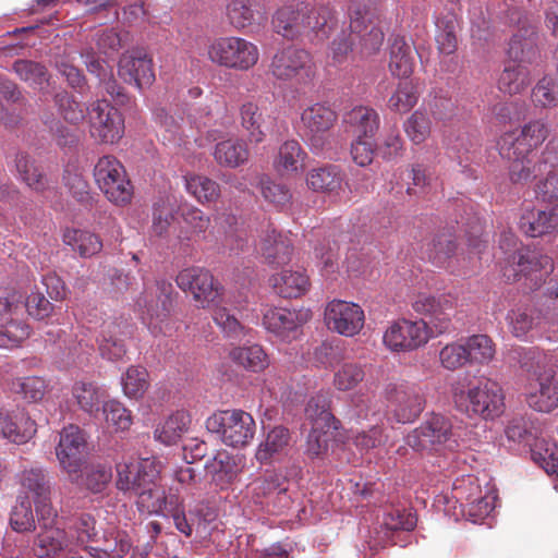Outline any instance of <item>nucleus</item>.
Listing matches in <instances>:
<instances>
[{
	"instance_id": "f257e3e1",
	"label": "nucleus",
	"mask_w": 558,
	"mask_h": 558,
	"mask_svg": "<svg viewBox=\"0 0 558 558\" xmlns=\"http://www.w3.org/2000/svg\"><path fill=\"white\" fill-rule=\"evenodd\" d=\"M206 428L219 435L225 445L241 448L253 439L256 425L250 413L242 410H226L209 416Z\"/></svg>"
},
{
	"instance_id": "f03ea898",
	"label": "nucleus",
	"mask_w": 558,
	"mask_h": 558,
	"mask_svg": "<svg viewBox=\"0 0 558 558\" xmlns=\"http://www.w3.org/2000/svg\"><path fill=\"white\" fill-rule=\"evenodd\" d=\"M456 407L469 416L478 415L493 420L504 412V396L501 388L489 379L482 380L477 386L454 395Z\"/></svg>"
},
{
	"instance_id": "7ed1b4c3",
	"label": "nucleus",
	"mask_w": 558,
	"mask_h": 558,
	"mask_svg": "<svg viewBox=\"0 0 558 558\" xmlns=\"http://www.w3.org/2000/svg\"><path fill=\"white\" fill-rule=\"evenodd\" d=\"M405 441L415 451L428 453L445 449L453 450L457 447L452 425L440 414H433L423 422L407 436Z\"/></svg>"
},
{
	"instance_id": "20e7f679",
	"label": "nucleus",
	"mask_w": 558,
	"mask_h": 558,
	"mask_svg": "<svg viewBox=\"0 0 558 558\" xmlns=\"http://www.w3.org/2000/svg\"><path fill=\"white\" fill-rule=\"evenodd\" d=\"M95 181L107 198L116 205H126L133 196V186L122 163L112 156L99 158L94 168Z\"/></svg>"
},
{
	"instance_id": "39448f33",
	"label": "nucleus",
	"mask_w": 558,
	"mask_h": 558,
	"mask_svg": "<svg viewBox=\"0 0 558 558\" xmlns=\"http://www.w3.org/2000/svg\"><path fill=\"white\" fill-rule=\"evenodd\" d=\"M385 398L398 423L407 424L423 412L426 399L422 389L414 384L390 383L385 388Z\"/></svg>"
},
{
	"instance_id": "423d86ee",
	"label": "nucleus",
	"mask_w": 558,
	"mask_h": 558,
	"mask_svg": "<svg viewBox=\"0 0 558 558\" xmlns=\"http://www.w3.org/2000/svg\"><path fill=\"white\" fill-rule=\"evenodd\" d=\"M209 59L227 68L247 70L258 60V50L252 43L238 37L220 38L208 48Z\"/></svg>"
},
{
	"instance_id": "0eeeda50",
	"label": "nucleus",
	"mask_w": 558,
	"mask_h": 558,
	"mask_svg": "<svg viewBox=\"0 0 558 558\" xmlns=\"http://www.w3.org/2000/svg\"><path fill=\"white\" fill-rule=\"evenodd\" d=\"M56 448L61 468L69 474L72 483H77L82 476V465L85 462L86 440L84 433L74 425L64 427L59 435Z\"/></svg>"
},
{
	"instance_id": "6e6552de",
	"label": "nucleus",
	"mask_w": 558,
	"mask_h": 558,
	"mask_svg": "<svg viewBox=\"0 0 558 558\" xmlns=\"http://www.w3.org/2000/svg\"><path fill=\"white\" fill-rule=\"evenodd\" d=\"M90 134L101 143L113 144L124 131V121L118 109L107 100H96L88 109Z\"/></svg>"
},
{
	"instance_id": "1a4fd4ad",
	"label": "nucleus",
	"mask_w": 558,
	"mask_h": 558,
	"mask_svg": "<svg viewBox=\"0 0 558 558\" xmlns=\"http://www.w3.org/2000/svg\"><path fill=\"white\" fill-rule=\"evenodd\" d=\"M338 116L330 106L326 104H314L306 108L301 120L307 131L308 141L314 151L320 153L328 143V133L335 125Z\"/></svg>"
},
{
	"instance_id": "9d476101",
	"label": "nucleus",
	"mask_w": 558,
	"mask_h": 558,
	"mask_svg": "<svg viewBox=\"0 0 558 558\" xmlns=\"http://www.w3.org/2000/svg\"><path fill=\"white\" fill-rule=\"evenodd\" d=\"M549 134L547 124L542 120L531 121L525 124L520 133H505L498 141V149L501 157L514 156L515 149L532 154L535 148L544 143Z\"/></svg>"
},
{
	"instance_id": "9b49d317",
	"label": "nucleus",
	"mask_w": 558,
	"mask_h": 558,
	"mask_svg": "<svg viewBox=\"0 0 558 558\" xmlns=\"http://www.w3.org/2000/svg\"><path fill=\"white\" fill-rule=\"evenodd\" d=\"M428 338L426 320L401 319L386 330L384 343L392 351H411L425 344Z\"/></svg>"
},
{
	"instance_id": "f8f14e48",
	"label": "nucleus",
	"mask_w": 558,
	"mask_h": 558,
	"mask_svg": "<svg viewBox=\"0 0 558 558\" xmlns=\"http://www.w3.org/2000/svg\"><path fill=\"white\" fill-rule=\"evenodd\" d=\"M325 322L330 330L352 337L364 325V312L354 303L333 300L325 310Z\"/></svg>"
},
{
	"instance_id": "ddd939ff",
	"label": "nucleus",
	"mask_w": 558,
	"mask_h": 558,
	"mask_svg": "<svg viewBox=\"0 0 558 558\" xmlns=\"http://www.w3.org/2000/svg\"><path fill=\"white\" fill-rule=\"evenodd\" d=\"M527 404L538 412L549 413L558 407V369L556 365L546 368L530 380L526 393Z\"/></svg>"
},
{
	"instance_id": "4468645a",
	"label": "nucleus",
	"mask_w": 558,
	"mask_h": 558,
	"mask_svg": "<svg viewBox=\"0 0 558 558\" xmlns=\"http://www.w3.org/2000/svg\"><path fill=\"white\" fill-rule=\"evenodd\" d=\"M413 308L423 315L429 316L427 331L430 335H441L451 330L450 315L452 304L446 296L418 294L413 302Z\"/></svg>"
},
{
	"instance_id": "2eb2a0df",
	"label": "nucleus",
	"mask_w": 558,
	"mask_h": 558,
	"mask_svg": "<svg viewBox=\"0 0 558 558\" xmlns=\"http://www.w3.org/2000/svg\"><path fill=\"white\" fill-rule=\"evenodd\" d=\"M509 161V180L513 184H526L547 170V165L554 158L553 151L546 149L537 160H534L532 154L517 150L514 156L502 157Z\"/></svg>"
},
{
	"instance_id": "dca6fc26",
	"label": "nucleus",
	"mask_w": 558,
	"mask_h": 558,
	"mask_svg": "<svg viewBox=\"0 0 558 558\" xmlns=\"http://www.w3.org/2000/svg\"><path fill=\"white\" fill-rule=\"evenodd\" d=\"M308 12L307 1L291 0L277 9L272 16L276 33L288 39L304 35V14Z\"/></svg>"
},
{
	"instance_id": "f3484780",
	"label": "nucleus",
	"mask_w": 558,
	"mask_h": 558,
	"mask_svg": "<svg viewBox=\"0 0 558 558\" xmlns=\"http://www.w3.org/2000/svg\"><path fill=\"white\" fill-rule=\"evenodd\" d=\"M311 68L310 53L301 48L289 46L278 51L271 61L270 70L279 80H291L301 72L307 74Z\"/></svg>"
},
{
	"instance_id": "a211bd4d",
	"label": "nucleus",
	"mask_w": 558,
	"mask_h": 558,
	"mask_svg": "<svg viewBox=\"0 0 558 558\" xmlns=\"http://www.w3.org/2000/svg\"><path fill=\"white\" fill-rule=\"evenodd\" d=\"M118 73L125 83L138 88L149 86L155 81L153 61L141 51L122 56Z\"/></svg>"
},
{
	"instance_id": "6ab92c4d",
	"label": "nucleus",
	"mask_w": 558,
	"mask_h": 558,
	"mask_svg": "<svg viewBox=\"0 0 558 558\" xmlns=\"http://www.w3.org/2000/svg\"><path fill=\"white\" fill-rule=\"evenodd\" d=\"M36 433V423L24 411L0 408V437L14 444H25Z\"/></svg>"
},
{
	"instance_id": "aec40b11",
	"label": "nucleus",
	"mask_w": 558,
	"mask_h": 558,
	"mask_svg": "<svg viewBox=\"0 0 558 558\" xmlns=\"http://www.w3.org/2000/svg\"><path fill=\"white\" fill-rule=\"evenodd\" d=\"M173 287L170 282L157 281L156 287L145 291L137 300L138 307L143 308L151 319L163 320L173 308Z\"/></svg>"
},
{
	"instance_id": "412c9836",
	"label": "nucleus",
	"mask_w": 558,
	"mask_h": 558,
	"mask_svg": "<svg viewBox=\"0 0 558 558\" xmlns=\"http://www.w3.org/2000/svg\"><path fill=\"white\" fill-rule=\"evenodd\" d=\"M538 35L533 26L519 28L510 38L507 54L515 64L531 65L541 54L537 46Z\"/></svg>"
},
{
	"instance_id": "4be33fe9",
	"label": "nucleus",
	"mask_w": 558,
	"mask_h": 558,
	"mask_svg": "<svg viewBox=\"0 0 558 558\" xmlns=\"http://www.w3.org/2000/svg\"><path fill=\"white\" fill-rule=\"evenodd\" d=\"M142 485L133 495L136 496V504L141 511L147 513H159L166 507V492L157 484L159 470L144 472Z\"/></svg>"
},
{
	"instance_id": "5701e85b",
	"label": "nucleus",
	"mask_w": 558,
	"mask_h": 558,
	"mask_svg": "<svg viewBox=\"0 0 558 558\" xmlns=\"http://www.w3.org/2000/svg\"><path fill=\"white\" fill-rule=\"evenodd\" d=\"M259 250L269 264L278 266L289 263L293 252L291 240L278 233L270 223L260 234Z\"/></svg>"
},
{
	"instance_id": "b1692460",
	"label": "nucleus",
	"mask_w": 558,
	"mask_h": 558,
	"mask_svg": "<svg viewBox=\"0 0 558 558\" xmlns=\"http://www.w3.org/2000/svg\"><path fill=\"white\" fill-rule=\"evenodd\" d=\"M291 444L290 430L282 426L272 427L257 447L255 458L262 464L279 461L288 453Z\"/></svg>"
},
{
	"instance_id": "393cba45",
	"label": "nucleus",
	"mask_w": 558,
	"mask_h": 558,
	"mask_svg": "<svg viewBox=\"0 0 558 558\" xmlns=\"http://www.w3.org/2000/svg\"><path fill=\"white\" fill-rule=\"evenodd\" d=\"M510 363L518 364L525 373L530 380L535 379L542 372L554 366L550 355L541 351L538 348H512L508 352Z\"/></svg>"
},
{
	"instance_id": "a878e982",
	"label": "nucleus",
	"mask_w": 558,
	"mask_h": 558,
	"mask_svg": "<svg viewBox=\"0 0 558 558\" xmlns=\"http://www.w3.org/2000/svg\"><path fill=\"white\" fill-rule=\"evenodd\" d=\"M308 318V313H298L284 307L269 308L264 314L263 324L267 330L281 338H288Z\"/></svg>"
},
{
	"instance_id": "bb28decb",
	"label": "nucleus",
	"mask_w": 558,
	"mask_h": 558,
	"mask_svg": "<svg viewBox=\"0 0 558 558\" xmlns=\"http://www.w3.org/2000/svg\"><path fill=\"white\" fill-rule=\"evenodd\" d=\"M520 229L530 236H541L558 227V207L525 210L519 222Z\"/></svg>"
},
{
	"instance_id": "cd10ccee",
	"label": "nucleus",
	"mask_w": 558,
	"mask_h": 558,
	"mask_svg": "<svg viewBox=\"0 0 558 558\" xmlns=\"http://www.w3.org/2000/svg\"><path fill=\"white\" fill-rule=\"evenodd\" d=\"M205 471L210 482L223 489L236 480L241 470L232 456L227 451H219L205 463Z\"/></svg>"
},
{
	"instance_id": "c85d7f7f",
	"label": "nucleus",
	"mask_w": 558,
	"mask_h": 558,
	"mask_svg": "<svg viewBox=\"0 0 558 558\" xmlns=\"http://www.w3.org/2000/svg\"><path fill=\"white\" fill-rule=\"evenodd\" d=\"M72 396L80 409L99 420L100 410L106 402V390L93 381H76L72 387Z\"/></svg>"
},
{
	"instance_id": "c756f323",
	"label": "nucleus",
	"mask_w": 558,
	"mask_h": 558,
	"mask_svg": "<svg viewBox=\"0 0 558 558\" xmlns=\"http://www.w3.org/2000/svg\"><path fill=\"white\" fill-rule=\"evenodd\" d=\"M120 335V323L116 320H106L102 323L96 340L99 353L104 359L119 361L125 355L126 349Z\"/></svg>"
},
{
	"instance_id": "7c9ffc66",
	"label": "nucleus",
	"mask_w": 558,
	"mask_h": 558,
	"mask_svg": "<svg viewBox=\"0 0 558 558\" xmlns=\"http://www.w3.org/2000/svg\"><path fill=\"white\" fill-rule=\"evenodd\" d=\"M416 51L404 37L396 36L390 46L389 69L398 77L408 78L415 65Z\"/></svg>"
},
{
	"instance_id": "2f4dec72",
	"label": "nucleus",
	"mask_w": 558,
	"mask_h": 558,
	"mask_svg": "<svg viewBox=\"0 0 558 558\" xmlns=\"http://www.w3.org/2000/svg\"><path fill=\"white\" fill-rule=\"evenodd\" d=\"M117 488L124 493L134 494L142 485L144 472L156 470L157 465L154 461L143 460L141 462L118 463L117 466Z\"/></svg>"
},
{
	"instance_id": "473e14b6",
	"label": "nucleus",
	"mask_w": 558,
	"mask_h": 558,
	"mask_svg": "<svg viewBox=\"0 0 558 558\" xmlns=\"http://www.w3.org/2000/svg\"><path fill=\"white\" fill-rule=\"evenodd\" d=\"M11 71L28 87L38 90H43L45 85L49 84L51 77L48 68L44 63L31 59L14 60Z\"/></svg>"
},
{
	"instance_id": "72a5a7b5",
	"label": "nucleus",
	"mask_w": 558,
	"mask_h": 558,
	"mask_svg": "<svg viewBox=\"0 0 558 558\" xmlns=\"http://www.w3.org/2000/svg\"><path fill=\"white\" fill-rule=\"evenodd\" d=\"M274 291L281 298L292 299L303 295L308 286V277L302 271L282 270L270 277Z\"/></svg>"
},
{
	"instance_id": "f704fd0d",
	"label": "nucleus",
	"mask_w": 558,
	"mask_h": 558,
	"mask_svg": "<svg viewBox=\"0 0 558 558\" xmlns=\"http://www.w3.org/2000/svg\"><path fill=\"white\" fill-rule=\"evenodd\" d=\"M343 121L357 137L371 138L379 128V116L369 107L359 106L344 114Z\"/></svg>"
},
{
	"instance_id": "c9c22d12",
	"label": "nucleus",
	"mask_w": 558,
	"mask_h": 558,
	"mask_svg": "<svg viewBox=\"0 0 558 558\" xmlns=\"http://www.w3.org/2000/svg\"><path fill=\"white\" fill-rule=\"evenodd\" d=\"M330 393L318 392L313 396L305 408V416L315 428H337L336 418L330 409Z\"/></svg>"
},
{
	"instance_id": "e433bc0d",
	"label": "nucleus",
	"mask_w": 558,
	"mask_h": 558,
	"mask_svg": "<svg viewBox=\"0 0 558 558\" xmlns=\"http://www.w3.org/2000/svg\"><path fill=\"white\" fill-rule=\"evenodd\" d=\"M63 242L83 258L92 257L102 250V241L98 234L87 230L68 229Z\"/></svg>"
},
{
	"instance_id": "4c0bfd02",
	"label": "nucleus",
	"mask_w": 558,
	"mask_h": 558,
	"mask_svg": "<svg viewBox=\"0 0 558 558\" xmlns=\"http://www.w3.org/2000/svg\"><path fill=\"white\" fill-rule=\"evenodd\" d=\"M68 543L63 529H43L34 542V553L38 557H56L68 547Z\"/></svg>"
},
{
	"instance_id": "58836bf2",
	"label": "nucleus",
	"mask_w": 558,
	"mask_h": 558,
	"mask_svg": "<svg viewBox=\"0 0 558 558\" xmlns=\"http://www.w3.org/2000/svg\"><path fill=\"white\" fill-rule=\"evenodd\" d=\"M248 148L240 140H226L216 144L215 160L223 167L236 168L248 160Z\"/></svg>"
},
{
	"instance_id": "ea45409f",
	"label": "nucleus",
	"mask_w": 558,
	"mask_h": 558,
	"mask_svg": "<svg viewBox=\"0 0 558 558\" xmlns=\"http://www.w3.org/2000/svg\"><path fill=\"white\" fill-rule=\"evenodd\" d=\"M20 179L34 191L41 192L47 187V179L36 160L26 153H17L14 159Z\"/></svg>"
},
{
	"instance_id": "a19ab883",
	"label": "nucleus",
	"mask_w": 558,
	"mask_h": 558,
	"mask_svg": "<svg viewBox=\"0 0 558 558\" xmlns=\"http://www.w3.org/2000/svg\"><path fill=\"white\" fill-rule=\"evenodd\" d=\"M342 180V173L335 165L314 168L307 174V184L316 192H335L340 189Z\"/></svg>"
},
{
	"instance_id": "79ce46f5",
	"label": "nucleus",
	"mask_w": 558,
	"mask_h": 558,
	"mask_svg": "<svg viewBox=\"0 0 558 558\" xmlns=\"http://www.w3.org/2000/svg\"><path fill=\"white\" fill-rule=\"evenodd\" d=\"M190 424V414L185 411H177L156 428L155 438L165 445L175 444L187 432Z\"/></svg>"
},
{
	"instance_id": "37998d69",
	"label": "nucleus",
	"mask_w": 558,
	"mask_h": 558,
	"mask_svg": "<svg viewBox=\"0 0 558 558\" xmlns=\"http://www.w3.org/2000/svg\"><path fill=\"white\" fill-rule=\"evenodd\" d=\"M231 360L250 372H260L269 365L268 355L258 344L238 347L230 352Z\"/></svg>"
},
{
	"instance_id": "c03bdc74",
	"label": "nucleus",
	"mask_w": 558,
	"mask_h": 558,
	"mask_svg": "<svg viewBox=\"0 0 558 558\" xmlns=\"http://www.w3.org/2000/svg\"><path fill=\"white\" fill-rule=\"evenodd\" d=\"M531 84L527 66L520 64L506 65L498 80L501 92L515 95L523 92Z\"/></svg>"
},
{
	"instance_id": "a18cd8bd",
	"label": "nucleus",
	"mask_w": 558,
	"mask_h": 558,
	"mask_svg": "<svg viewBox=\"0 0 558 558\" xmlns=\"http://www.w3.org/2000/svg\"><path fill=\"white\" fill-rule=\"evenodd\" d=\"M63 184L77 203L85 208L92 207L94 197L89 184L76 168L66 167L64 169Z\"/></svg>"
},
{
	"instance_id": "49530a36",
	"label": "nucleus",
	"mask_w": 558,
	"mask_h": 558,
	"mask_svg": "<svg viewBox=\"0 0 558 558\" xmlns=\"http://www.w3.org/2000/svg\"><path fill=\"white\" fill-rule=\"evenodd\" d=\"M240 120L241 125L247 132L251 142H263L265 137V121L263 112L256 104L252 101L243 104L240 108Z\"/></svg>"
},
{
	"instance_id": "de8ad7c7",
	"label": "nucleus",
	"mask_w": 558,
	"mask_h": 558,
	"mask_svg": "<svg viewBox=\"0 0 558 558\" xmlns=\"http://www.w3.org/2000/svg\"><path fill=\"white\" fill-rule=\"evenodd\" d=\"M305 153L298 141L284 142L275 161L276 168L281 173H292L303 168Z\"/></svg>"
},
{
	"instance_id": "09e8293b",
	"label": "nucleus",
	"mask_w": 558,
	"mask_h": 558,
	"mask_svg": "<svg viewBox=\"0 0 558 558\" xmlns=\"http://www.w3.org/2000/svg\"><path fill=\"white\" fill-rule=\"evenodd\" d=\"M509 262L515 265V275L519 272L527 274L530 271H539L543 269H551V258L547 255H543L539 252L531 250L515 251Z\"/></svg>"
},
{
	"instance_id": "8fccbe9b",
	"label": "nucleus",
	"mask_w": 558,
	"mask_h": 558,
	"mask_svg": "<svg viewBox=\"0 0 558 558\" xmlns=\"http://www.w3.org/2000/svg\"><path fill=\"white\" fill-rule=\"evenodd\" d=\"M199 280L201 288L193 298L201 307L215 308L226 302L223 287L211 274H205V277L203 276Z\"/></svg>"
},
{
	"instance_id": "3c124183",
	"label": "nucleus",
	"mask_w": 558,
	"mask_h": 558,
	"mask_svg": "<svg viewBox=\"0 0 558 558\" xmlns=\"http://www.w3.org/2000/svg\"><path fill=\"white\" fill-rule=\"evenodd\" d=\"M53 102L60 116L71 124H78L86 117L84 106L65 89L57 90L53 94Z\"/></svg>"
},
{
	"instance_id": "603ef678",
	"label": "nucleus",
	"mask_w": 558,
	"mask_h": 558,
	"mask_svg": "<svg viewBox=\"0 0 558 558\" xmlns=\"http://www.w3.org/2000/svg\"><path fill=\"white\" fill-rule=\"evenodd\" d=\"M21 485L33 494L34 500L40 498L46 500L51 495L50 481L40 468L24 470L21 474Z\"/></svg>"
},
{
	"instance_id": "864d4df0",
	"label": "nucleus",
	"mask_w": 558,
	"mask_h": 558,
	"mask_svg": "<svg viewBox=\"0 0 558 558\" xmlns=\"http://www.w3.org/2000/svg\"><path fill=\"white\" fill-rule=\"evenodd\" d=\"M185 187L201 203H211L220 196L219 184L207 177H186Z\"/></svg>"
},
{
	"instance_id": "5fc2aeb1",
	"label": "nucleus",
	"mask_w": 558,
	"mask_h": 558,
	"mask_svg": "<svg viewBox=\"0 0 558 558\" xmlns=\"http://www.w3.org/2000/svg\"><path fill=\"white\" fill-rule=\"evenodd\" d=\"M418 94L411 81L400 82L388 100V107L396 112H408L417 102Z\"/></svg>"
},
{
	"instance_id": "6e6d98bb",
	"label": "nucleus",
	"mask_w": 558,
	"mask_h": 558,
	"mask_svg": "<svg viewBox=\"0 0 558 558\" xmlns=\"http://www.w3.org/2000/svg\"><path fill=\"white\" fill-rule=\"evenodd\" d=\"M10 525L19 533L31 532L36 527L32 505L27 497L21 498L10 514Z\"/></svg>"
},
{
	"instance_id": "4d7b16f0",
	"label": "nucleus",
	"mask_w": 558,
	"mask_h": 558,
	"mask_svg": "<svg viewBox=\"0 0 558 558\" xmlns=\"http://www.w3.org/2000/svg\"><path fill=\"white\" fill-rule=\"evenodd\" d=\"M100 417L117 430H125L132 424L130 411L116 400L106 401L102 404Z\"/></svg>"
},
{
	"instance_id": "13d9d810",
	"label": "nucleus",
	"mask_w": 558,
	"mask_h": 558,
	"mask_svg": "<svg viewBox=\"0 0 558 558\" xmlns=\"http://www.w3.org/2000/svg\"><path fill=\"white\" fill-rule=\"evenodd\" d=\"M112 478L111 466L102 463L90 464L85 469L84 485L93 494L101 493Z\"/></svg>"
},
{
	"instance_id": "bf43d9fd",
	"label": "nucleus",
	"mask_w": 558,
	"mask_h": 558,
	"mask_svg": "<svg viewBox=\"0 0 558 558\" xmlns=\"http://www.w3.org/2000/svg\"><path fill=\"white\" fill-rule=\"evenodd\" d=\"M213 318L228 338L240 340L245 335V327L221 304L214 308Z\"/></svg>"
},
{
	"instance_id": "052dcab7",
	"label": "nucleus",
	"mask_w": 558,
	"mask_h": 558,
	"mask_svg": "<svg viewBox=\"0 0 558 558\" xmlns=\"http://www.w3.org/2000/svg\"><path fill=\"white\" fill-rule=\"evenodd\" d=\"M31 335L29 326L23 322L11 320L0 325V347L16 348Z\"/></svg>"
},
{
	"instance_id": "680f3d73",
	"label": "nucleus",
	"mask_w": 558,
	"mask_h": 558,
	"mask_svg": "<svg viewBox=\"0 0 558 558\" xmlns=\"http://www.w3.org/2000/svg\"><path fill=\"white\" fill-rule=\"evenodd\" d=\"M465 347L471 362L487 363L495 354L493 341L486 335L470 337Z\"/></svg>"
},
{
	"instance_id": "e2e57ef3",
	"label": "nucleus",
	"mask_w": 558,
	"mask_h": 558,
	"mask_svg": "<svg viewBox=\"0 0 558 558\" xmlns=\"http://www.w3.org/2000/svg\"><path fill=\"white\" fill-rule=\"evenodd\" d=\"M365 377V372L360 364L344 363L335 374L333 384L341 390L347 391L355 388Z\"/></svg>"
},
{
	"instance_id": "0e129e2a",
	"label": "nucleus",
	"mask_w": 558,
	"mask_h": 558,
	"mask_svg": "<svg viewBox=\"0 0 558 558\" xmlns=\"http://www.w3.org/2000/svg\"><path fill=\"white\" fill-rule=\"evenodd\" d=\"M532 458L546 473L558 477V452L554 444L536 442L532 449Z\"/></svg>"
},
{
	"instance_id": "69168bd1",
	"label": "nucleus",
	"mask_w": 558,
	"mask_h": 558,
	"mask_svg": "<svg viewBox=\"0 0 558 558\" xmlns=\"http://www.w3.org/2000/svg\"><path fill=\"white\" fill-rule=\"evenodd\" d=\"M124 393L133 399H138L148 387L147 372L142 367H130L122 378Z\"/></svg>"
},
{
	"instance_id": "338daca9",
	"label": "nucleus",
	"mask_w": 558,
	"mask_h": 558,
	"mask_svg": "<svg viewBox=\"0 0 558 558\" xmlns=\"http://www.w3.org/2000/svg\"><path fill=\"white\" fill-rule=\"evenodd\" d=\"M258 184L260 193L267 202L276 206H284L290 202L291 193L286 185L276 183L266 175L260 177Z\"/></svg>"
},
{
	"instance_id": "774afa93",
	"label": "nucleus",
	"mask_w": 558,
	"mask_h": 558,
	"mask_svg": "<svg viewBox=\"0 0 558 558\" xmlns=\"http://www.w3.org/2000/svg\"><path fill=\"white\" fill-rule=\"evenodd\" d=\"M457 245L451 235H437L429 248L428 257L437 266H442L456 252Z\"/></svg>"
}]
</instances>
